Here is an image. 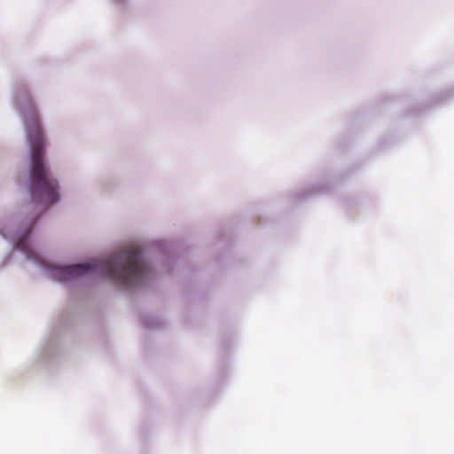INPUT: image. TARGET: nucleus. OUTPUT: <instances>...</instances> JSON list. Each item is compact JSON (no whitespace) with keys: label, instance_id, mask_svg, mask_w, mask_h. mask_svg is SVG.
I'll return each mask as SVG.
<instances>
[{"label":"nucleus","instance_id":"f257e3e1","mask_svg":"<svg viewBox=\"0 0 454 454\" xmlns=\"http://www.w3.org/2000/svg\"><path fill=\"white\" fill-rule=\"evenodd\" d=\"M16 104L24 117L27 138L31 146L30 195L33 202L43 206L59 200V183L53 178L43 160L45 142L38 114L29 95H17Z\"/></svg>","mask_w":454,"mask_h":454},{"label":"nucleus","instance_id":"f03ea898","mask_svg":"<svg viewBox=\"0 0 454 454\" xmlns=\"http://www.w3.org/2000/svg\"><path fill=\"white\" fill-rule=\"evenodd\" d=\"M141 254L140 247L134 245L116 254H111L105 260L67 266L62 269V273L69 278H75L91 270L109 277L122 286H137L148 278L150 271Z\"/></svg>","mask_w":454,"mask_h":454},{"label":"nucleus","instance_id":"7ed1b4c3","mask_svg":"<svg viewBox=\"0 0 454 454\" xmlns=\"http://www.w3.org/2000/svg\"><path fill=\"white\" fill-rule=\"evenodd\" d=\"M16 247L21 250V251H26V244H25V239H20L17 243H16Z\"/></svg>","mask_w":454,"mask_h":454}]
</instances>
